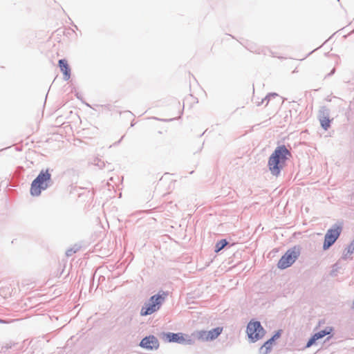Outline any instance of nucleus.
<instances>
[{"label": "nucleus", "instance_id": "obj_2", "mask_svg": "<svg viewBox=\"0 0 354 354\" xmlns=\"http://www.w3.org/2000/svg\"><path fill=\"white\" fill-rule=\"evenodd\" d=\"M50 179V174L48 171H41L31 184L30 194L35 196H39L42 190L47 188L48 181H49Z\"/></svg>", "mask_w": 354, "mask_h": 354}, {"label": "nucleus", "instance_id": "obj_4", "mask_svg": "<svg viewBox=\"0 0 354 354\" xmlns=\"http://www.w3.org/2000/svg\"><path fill=\"white\" fill-rule=\"evenodd\" d=\"M166 294L163 293L162 295H156L152 296L149 302L145 304V306H142L140 310V315L142 316H146L148 315H151L157 310H158L160 308L161 304L165 300Z\"/></svg>", "mask_w": 354, "mask_h": 354}, {"label": "nucleus", "instance_id": "obj_6", "mask_svg": "<svg viewBox=\"0 0 354 354\" xmlns=\"http://www.w3.org/2000/svg\"><path fill=\"white\" fill-rule=\"evenodd\" d=\"M265 331L259 322H250L247 327V334L252 342L262 338Z\"/></svg>", "mask_w": 354, "mask_h": 354}, {"label": "nucleus", "instance_id": "obj_5", "mask_svg": "<svg viewBox=\"0 0 354 354\" xmlns=\"http://www.w3.org/2000/svg\"><path fill=\"white\" fill-rule=\"evenodd\" d=\"M342 231V225L336 224L326 232L323 244L324 250L328 249L339 238Z\"/></svg>", "mask_w": 354, "mask_h": 354}, {"label": "nucleus", "instance_id": "obj_7", "mask_svg": "<svg viewBox=\"0 0 354 354\" xmlns=\"http://www.w3.org/2000/svg\"><path fill=\"white\" fill-rule=\"evenodd\" d=\"M165 336L166 337L167 341L169 342H177L179 344H190L192 342L191 339L189 338L187 335H185L181 333H168L165 334Z\"/></svg>", "mask_w": 354, "mask_h": 354}, {"label": "nucleus", "instance_id": "obj_9", "mask_svg": "<svg viewBox=\"0 0 354 354\" xmlns=\"http://www.w3.org/2000/svg\"><path fill=\"white\" fill-rule=\"evenodd\" d=\"M329 333H330V331H327L326 330H321V331H319L318 333H316L308 340V343L306 344V347L311 346L312 345H313L316 342L317 340L324 337V336H326V335H328Z\"/></svg>", "mask_w": 354, "mask_h": 354}, {"label": "nucleus", "instance_id": "obj_3", "mask_svg": "<svg viewBox=\"0 0 354 354\" xmlns=\"http://www.w3.org/2000/svg\"><path fill=\"white\" fill-rule=\"evenodd\" d=\"M300 255V249L295 246L288 250L277 263L278 268L283 270L290 267Z\"/></svg>", "mask_w": 354, "mask_h": 354}, {"label": "nucleus", "instance_id": "obj_10", "mask_svg": "<svg viewBox=\"0 0 354 354\" xmlns=\"http://www.w3.org/2000/svg\"><path fill=\"white\" fill-rule=\"evenodd\" d=\"M59 66L62 72L64 74V79L68 80L71 76V69L68 66L67 61L66 59H60L59 61Z\"/></svg>", "mask_w": 354, "mask_h": 354}, {"label": "nucleus", "instance_id": "obj_17", "mask_svg": "<svg viewBox=\"0 0 354 354\" xmlns=\"http://www.w3.org/2000/svg\"><path fill=\"white\" fill-rule=\"evenodd\" d=\"M320 123L322 127L325 129L327 130L330 127V121L327 117H322L320 119Z\"/></svg>", "mask_w": 354, "mask_h": 354}, {"label": "nucleus", "instance_id": "obj_16", "mask_svg": "<svg viewBox=\"0 0 354 354\" xmlns=\"http://www.w3.org/2000/svg\"><path fill=\"white\" fill-rule=\"evenodd\" d=\"M227 241L225 239H222L216 244L215 252H218L221 251L226 245Z\"/></svg>", "mask_w": 354, "mask_h": 354}, {"label": "nucleus", "instance_id": "obj_8", "mask_svg": "<svg viewBox=\"0 0 354 354\" xmlns=\"http://www.w3.org/2000/svg\"><path fill=\"white\" fill-rule=\"evenodd\" d=\"M140 346L147 349H157L159 346L158 339L153 335L146 337L142 339Z\"/></svg>", "mask_w": 354, "mask_h": 354}, {"label": "nucleus", "instance_id": "obj_1", "mask_svg": "<svg viewBox=\"0 0 354 354\" xmlns=\"http://www.w3.org/2000/svg\"><path fill=\"white\" fill-rule=\"evenodd\" d=\"M290 157L291 153L285 145L277 147L268 160V165L271 174L276 176H279Z\"/></svg>", "mask_w": 354, "mask_h": 354}, {"label": "nucleus", "instance_id": "obj_15", "mask_svg": "<svg viewBox=\"0 0 354 354\" xmlns=\"http://www.w3.org/2000/svg\"><path fill=\"white\" fill-rule=\"evenodd\" d=\"M196 335L197 339H199V340H201V341H209V340L208 333L206 330L197 331Z\"/></svg>", "mask_w": 354, "mask_h": 354}, {"label": "nucleus", "instance_id": "obj_12", "mask_svg": "<svg viewBox=\"0 0 354 354\" xmlns=\"http://www.w3.org/2000/svg\"><path fill=\"white\" fill-rule=\"evenodd\" d=\"M354 253V239L351 243L345 248L343 253V259H351L352 254Z\"/></svg>", "mask_w": 354, "mask_h": 354}, {"label": "nucleus", "instance_id": "obj_13", "mask_svg": "<svg viewBox=\"0 0 354 354\" xmlns=\"http://www.w3.org/2000/svg\"><path fill=\"white\" fill-rule=\"evenodd\" d=\"M223 328L222 327H216L211 330L207 331L209 340H213L218 337V335L222 333Z\"/></svg>", "mask_w": 354, "mask_h": 354}, {"label": "nucleus", "instance_id": "obj_11", "mask_svg": "<svg viewBox=\"0 0 354 354\" xmlns=\"http://www.w3.org/2000/svg\"><path fill=\"white\" fill-rule=\"evenodd\" d=\"M279 337V334L277 333L274 335L271 339L268 340L263 346L261 348V354H267L268 352L271 349V347L273 344V342L276 338Z\"/></svg>", "mask_w": 354, "mask_h": 354}, {"label": "nucleus", "instance_id": "obj_14", "mask_svg": "<svg viewBox=\"0 0 354 354\" xmlns=\"http://www.w3.org/2000/svg\"><path fill=\"white\" fill-rule=\"evenodd\" d=\"M13 288L11 285L5 286L0 289V295L3 297H9L12 296Z\"/></svg>", "mask_w": 354, "mask_h": 354}]
</instances>
